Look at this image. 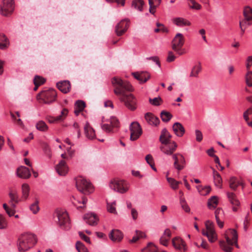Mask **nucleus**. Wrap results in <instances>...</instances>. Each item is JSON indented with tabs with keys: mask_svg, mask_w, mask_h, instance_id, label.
<instances>
[{
	"mask_svg": "<svg viewBox=\"0 0 252 252\" xmlns=\"http://www.w3.org/2000/svg\"><path fill=\"white\" fill-rule=\"evenodd\" d=\"M111 83L114 88L115 94L119 96V99L125 103L129 110L133 111L136 108V100L133 94H126V92H131L133 88L129 82L123 81L121 78L114 77L111 79Z\"/></svg>",
	"mask_w": 252,
	"mask_h": 252,
	"instance_id": "obj_1",
	"label": "nucleus"
},
{
	"mask_svg": "<svg viewBox=\"0 0 252 252\" xmlns=\"http://www.w3.org/2000/svg\"><path fill=\"white\" fill-rule=\"evenodd\" d=\"M36 243L34 235L31 233H24L18 239V250L20 252H25L32 248Z\"/></svg>",
	"mask_w": 252,
	"mask_h": 252,
	"instance_id": "obj_2",
	"label": "nucleus"
},
{
	"mask_svg": "<svg viewBox=\"0 0 252 252\" xmlns=\"http://www.w3.org/2000/svg\"><path fill=\"white\" fill-rule=\"evenodd\" d=\"M54 218L58 219V224L63 229L68 230L70 228V220L66 211L57 210L54 213Z\"/></svg>",
	"mask_w": 252,
	"mask_h": 252,
	"instance_id": "obj_3",
	"label": "nucleus"
},
{
	"mask_svg": "<svg viewBox=\"0 0 252 252\" xmlns=\"http://www.w3.org/2000/svg\"><path fill=\"white\" fill-rule=\"evenodd\" d=\"M229 231H230L232 239H231L228 236L225 235V238L227 243H225L223 241L220 242V247L225 252H231L232 248L231 246H232L237 242L238 235L237 231L235 229H229Z\"/></svg>",
	"mask_w": 252,
	"mask_h": 252,
	"instance_id": "obj_4",
	"label": "nucleus"
},
{
	"mask_svg": "<svg viewBox=\"0 0 252 252\" xmlns=\"http://www.w3.org/2000/svg\"><path fill=\"white\" fill-rule=\"evenodd\" d=\"M76 186L77 189L84 194H89L94 191L92 184L82 177L76 179Z\"/></svg>",
	"mask_w": 252,
	"mask_h": 252,
	"instance_id": "obj_5",
	"label": "nucleus"
},
{
	"mask_svg": "<svg viewBox=\"0 0 252 252\" xmlns=\"http://www.w3.org/2000/svg\"><path fill=\"white\" fill-rule=\"evenodd\" d=\"M185 40L183 35L178 33L172 41V48L179 55L185 54L186 52L185 49L183 48Z\"/></svg>",
	"mask_w": 252,
	"mask_h": 252,
	"instance_id": "obj_6",
	"label": "nucleus"
},
{
	"mask_svg": "<svg viewBox=\"0 0 252 252\" xmlns=\"http://www.w3.org/2000/svg\"><path fill=\"white\" fill-rule=\"evenodd\" d=\"M243 14L244 19L239 22L242 34L244 32L246 27L252 24V9L249 6L246 7L244 9Z\"/></svg>",
	"mask_w": 252,
	"mask_h": 252,
	"instance_id": "obj_7",
	"label": "nucleus"
},
{
	"mask_svg": "<svg viewBox=\"0 0 252 252\" xmlns=\"http://www.w3.org/2000/svg\"><path fill=\"white\" fill-rule=\"evenodd\" d=\"M205 226L206 230H203L202 234L208 237L210 242H214L217 240V234L214 228L213 222L210 220H207L206 221Z\"/></svg>",
	"mask_w": 252,
	"mask_h": 252,
	"instance_id": "obj_8",
	"label": "nucleus"
},
{
	"mask_svg": "<svg viewBox=\"0 0 252 252\" xmlns=\"http://www.w3.org/2000/svg\"><path fill=\"white\" fill-rule=\"evenodd\" d=\"M109 186L112 189L123 193L128 190L126 183L124 180L114 179L111 181Z\"/></svg>",
	"mask_w": 252,
	"mask_h": 252,
	"instance_id": "obj_9",
	"label": "nucleus"
},
{
	"mask_svg": "<svg viewBox=\"0 0 252 252\" xmlns=\"http://www.w3.org/2000/svg\"><path fill=\"white\" fill-rule=\"evenodd\" d=\"M41 96L44 103L46 104H50L55 101L57 96L56 91L54 89H49L48 90L44 91L40 93L37 96L38 97Z\"/></svg>",
	"mask_w": 252,
	"mask_h": 252,
	"instance_id": "obj_10",
	"label": "nucleus"
},
{
	"mask_svg": "<svg viewBox=\"0 0 252 252\" xmlns=\"http://www.w3.org/2000/svg\"><path fill=\"white\" fill-rule=\"evenodd\" d=\"M130 131V139L131 141L137 140L142 134V130L140 124L137 122H132L129 126Z\"/></svg>",
	"mask_w": 252,
	"mask_h": 252,
	"instance_id": "obj_11",
	"label": "nucleus"
},
{
	"mask_svg": "<svg viewBox=\"0 0 252 252\" xmlns=\"http://www.w3.org/2000/svg\"><path fill=\"white\" fill-rule=\"evenodd\" d=\"M13 0H3L0 8V13L3 16H7L14 10Z\"/></svg>",
	"mask_w": 252,
	"mask_h": 252,
	"instance_id": "obj_12",
	"label": "nucleus"
},
{
	"mask_svg": "<svg viewBox=\"0 0 252 252\" xmlns=\"http://www.w3.org/2000/svg\"><path fill=\"white\" fill-rule=\"evenodd\" d=\"M8 196L10 198L9 203L12 208H15L16 204L22 200L19 198L17 190L13 188H9Z\"/></svg>",
	"mask_w": 252,
	"mask_h": 252,
	"instance_id": "obj_13",
	"label": "nucleus"
},
{
	"mask_svg": "<svg viewBox=\"0 0 252 252\" xmlns=\"http://www.w3.org/2000/svg\"><path fill=\"white\" fill-rule=\"evenodd\" d=\"M177 144L175 141L169 142V143L162 144L159 149L160 151L165 155H172L176 151Z\"/></svg>",
	"mask_w": 252,
	"mask_h": 252,
	"instance_id": "obj_14",
	"label": "nucleus"
},
{
	"mask_svg": "<svg viewBox=\"0 0 252 252\" xmlns=\"http://www.w3.org/2000/svg\"><path fill=\"white\" fill-rule=\"evenodd\" d=\"M129 21L128 19H124L117 24L115 27V32L118 36H121L127 31L129 27Z\"/></svg>",
	"mask_w": 252,
	"mask_h": 252,
	"instance_id": "obj_15",
	"label": "nucleus"
},
{
	"mask_svg": "<svg viewBox=\"0 0 252 252\" xmlns=\"http://www.w3.org/2000/svg\"><path fill=\"white\" fill-rule=\"evenodd\" d=\"M172 137V135L168 131L167 129L164 128L161 131L159 140L161 145L169 143V142L172 141L171 140Z\"/></svg>",
	"mask_w": 252,
	"mask_h": 252,
	"instance_id": "obj_16",
	"label": "nucleus"
},
{
	"mask_svg": "<svg viewBox=\"0 0 252 252\" xmlns=\"http://www.w3.org/2000/svg\"><path fill=\"white\" fill-rule=\"evenodd\" d=\"M56 170L61 176H65L68 171V168L64 160H62L56 166Z\"/></svg>",
	"mask_w": 252,
	"mask_h": 252,
	"instance_id": "obj_17",
	"label": "nucleus"
},
{
	"mask_svg": "<svg viewBox=\"0 0 252 252\" xmlns=\"http://www.w3.org/2000/svg\"><path fill=\"white\" fill-rule=\"evenodd\" d=\"M173 245L176 249L181 252H185L187 250L185 242L180 238L176 237L172 240Z\"/></svg>",
	"mask_w": 252,
	"mask_h": 252,
	"instance_id": "obj_18",
	"label": "nucleus"
},
{
	"mask_svg": "<svg viewBox=\"0 0 252 252\" xmlns=\"http://www.w3.org/2000/svg\"><path fill=\"white\" fill-rule=\"evenodd\" d=\"M227 195L229 202L233 205V211L234 212L237 211V207L240 206V203L237 198L236 195L233 192H227Z\"/></svg>",
	"mask_w": 252,
	"mask_h": 252,
	"instance_id": "obj_19",
	"label": "nucleus"
},
{
	"mask_svg": "<svg viewBox=\"0 0 252 252\" xmlns=\"http://www.w3.org/2000/svg\"><path fill=\"white\" fill-rule=\"evenodd\" d=\"M172 129L175 134L179 137H182L185 133L184 126L179 122H176L173 124Z\"/></svg>",
	"mask_w": 252,
	"mask_h": 252,
	"instance_id": "obj_20",
	"label": "nucleus"
},
{
	"mask_svg": "<svg viewBox=\"0 0 252 252\" xmlns=\"http://www.w3.org/2000/svg\"><path fill=\"white\" fill-rule=\"evenodd\" d=\"M17 176L22 179H28L31 176V174L28 168L21 166L17 169Z\"/></svg>",
	"mask_w": 252,
	"mask_h": 252,
	"instance_id": "obj_21",
	"label": "nucleus"
},
{
	"mask_svg": "<svg viewBox=\"0 0 252 252\" xmlns=\"http://www.w3.org/2000/svg\"><path fill=\"white\" fill-rule=\"evenodd\" d=\"M84 219L90 225H95L98 221V218L93 213H87L84 216Z\"/></svg>",
	"mask_w": 252,
	"mask_h": 252,
	"instance_id": "obj_22",
	"label": "nucleus"
},
{
	"mask_svg": "<svg viewBox=\"0 0 252 252\" xmlns=\"http://www.w3.org/2000/svg\"><path fill=\"white\" fill-rule=\"evenodd\" d=\"M145 119L147 122L150 125L157 126L159 123V119L150 112L145 114Z\"/></svg>",
	"mask_w": 252,
	"mask_h": 252,
	"instance_id": "obj_23",
	"label": "nucleus"
},
{
	"mask_svg": "<svg viewBox=\"0 0 252 252\" xmlns=\"http://www.w3.org/2000/svg\"><path fill=\"white\" fill-rule=\"evenodd\" d=\"M57 87L63 93L66 94L70 90L71 85L68 81H63L57 83Z\"/></svg>",
	"mask_w": 252,
	"mask_h": 252,
	"instance_id": "obj_24",
	"label": "nucleus"
},
{
	"mask_svg": "<svg viewBox=\"0 0 252 252\" xmlns=\"http://www.w3.org/2000/svg\"><path fill=\"white\" fill-rule=\"evenodd\" d=\"M215 218L218 226L220 228L223 227V221L222 219L224 217L223 210L221 208H218L215 212Z\"/></svg>",
	"mask_w": 252,
	"mask_h": 252,
	"instance_id": "obj_25",
	"label": "nucleus"
},
{
	"mask_svg": "<svg viewBox=\"0 0 252 252\" xmlns=\"http://www.w3.org/2000/svg\"><path fill=\"white\" fill-rule=\"evenodd\" d=\"M110 239L115 242H119L123 238L122 233L119 230H112L109 234Z\"/></svg>",
	"mask_w": 252,
	"mask_h": 252,
	"instance_id": "obj_26",
	"label": "nucleus"
},
{
	"mask_svg": "<svg viewBox=\"0 0 252 252\" xmlns=\"http://www.w3.org/2000/svg\"><path fill=\"white\" fill-rule=\"evenodd\" d=\"M84 131L86 136L88 139H93L95 137L94 130L90 126L88 123H87L84 126Z\"/></svg>",
	"mask_w": 252,
	"mask_h": 252,
	"instance_id": "obj_27",
	"label": "nucleus"
},
{
	"mask_svg": "<svg viewBox=\"0 0 252 252\" xmlns=\"http://www.w3.org/2000/svg\"><path fill=\"white\" fill-rule=\"evenodd\" d=\"M133 77L138 80L140 83H143L147 81L150 78V75L147 73L138 72L132 73Z\"/></svg>",
	"mask_w": 252,
	"mask_h": 252,
	"instance_id": "obj_28",
	"label": "nucleus"
},
{
	"mask_svg": "<svg viewBox=\"0 0 252 252\" xmlns=\"http://www.w3.org/2000/svg\"><path fill=\"white\" fill-rule=\"evenodd\" d=\"M202 70L201 65L200 63L195 64L191 68L189 73V77L197 78L199 73Z\"/></svg>",
	"mask_w": 252,
	"mask_h": 252,
	"instance_id": "obj_29",
	"label": "nucleus"
},
{
	"mask_svg": "<svg viewBox=\"0 0 252 252\" xmlns=\"http://www.w3.org/2000/svg\"><path fill=\"white\" fill-rule=\"evenodd\" d=\"M172 21L174 24L179 27L189 26L190 24L189 21L181 17L175 18L173 19Z\"/></svg>",
	"mask_w": 252,
	"mask_h": 252,
	"instance_id": "obj_30",
	"label": "nucleus"
},
{
	"mask_svg": "<svg viewBox=\"0 0 252 252\" xmlns=\"http://www.w3.org/2000/svg\"><path fill=\"white\" fill-rule=\"evenodd\" d=\"M30 190V188L28 184L25 183L22 185L21 199L22 200H26L28 198Z\"/></svg>",
	"mask_w": 252,
	"mask_h": 252,
	"instance_id": "obj_31",
	"label": "nucleus"
},
{
	"mask_svg": "<svg viewBox=\"0 0 252 252\" xmlns=\"http://www.w3.org/2000/svg\"><path fill=\"white\" fill-rule=\"evenodd\" d=\"M213 177L215 186L219 188H221L222 183L221 177L220 174L214 169H213Z\"/></svg>",
	"mask_w": 252,
	"mask_h": 252,
	"instance_id": "obj_32",
	"label": "nucleus"
},
{
	"mask_svg": "<svg viewBox=\"0 0 252 252\" xmlns=\"http://www.w3.org/2000/svg\"><path fill=\"white\" fill-rule=\"evenodd\" d=\"M150 5L149 12L154 14L155 13V9L159 5L161 0H148Z\"/></svg>",
	"mask_w": 252,
	"mask_h": 252,
	"instance_id": "obj_33",
	"label": "nucleus"
},
{
	"mask_svg": "<svg viewBox=\"0 0 252 252\" xmlns=\"http://www.w3.org/2000/svg\"><path fill=\"white\" fill-rule=\"evenodd\" d=\"M146 237V235L144 232L140 230H136L135 235L133 237L131 240H129V242L131 243H134L136 242L139 239Z\"/></svg>",
	"mask_w": 252,
	"mask_h": 252,
	"instance_id": "obj_34",
	"label": "nucleus"
},
{
	"mask_svg": "<svg viewBox=\"0 0 252 252\" xmlns=\"http://www.w3.org/2000/svg\"><path fill=\"white\" fill-rule=\"evenodd\" d=\"M218 204V199L216 196H213L208 199L207 205L210 209H214Z\"/></svg>",
	"mask_w": 252,
	"mask_h": 252,
	"instance_id": "obj_35",
	"label": "nucleus"
},
{
	"mask_svg": "<svg viewBox=\"0 0 252 252\" xmlns=\"http://www.w3.org/2000/svg\"><path fill=\"white\" fill-rule=\"evenodd\" d=\"M8 38L4 34H0V49L1 50L6 49L8 46Z\"/></svg>",
	"mask_w": 252,
	"mask_h": 252,
	"instance_id": "obj_36",
	"label": "nucleus"
},
{
	"mask_svg": "<svg viewBox=\"0 0 252 252\" xmlns=\"http://www.w3.org/2000/svg\"><path fill=\"white\" fill-rule=\"evenodd\" d=\"M144 2L143 0H133L132 6L139 11L143 10Z\"/></svg>",
	"mask_w": 252,
	"mask_h": 252,
	"instance_id": "obj_37",
	"label": "nucleus"
},
{
	"mask_svg": "<svg viewBox=\"0 0 252 252\" xmlns=\"http://www.w3.org/2000/svg\"><path fill=\"white\" fill-rule=\"evenodd\" d=\"M178 154H173L172 155V158L174 160V167L179 171L182 170L184 168V165H180L179 163L180 157L178 158Z\"/></svg>",
	"mask_w": 252,
	"mask_h": 252,
	"instance_id": "obj_38",
	"label": "nucleus"
},
{
	"mask_svg": "<svg viewBox=\"0 0 252 252\" xmlns=\"http://www.w3.org/2000/svg\"><path fill=\"white\" fill-rule=\"evenodd\" d=\"M196 188L199 193L202 195H206L211 191V188L209 186L203 187L201 186H198L196 187Z\"/></svg>",
	"mask_w": 252,
	"mask_h": 252,
	"instance_id": "obj_39",
	"label": "nucleus"
},
{
	"mask_svg": "<svg viewBox=\"0 0 252 252\" xmlns=\"http://www.w3.org/2000/svg\"><path fill=\"white\" fill-rule=\"evenodd\" d=\"M241 185V183L238 181L236 178L232 177L229 180V187L233 190H235L237 188Z\"/></svg>",
	"mask_w": 252,
	"mask_h": 252,
	"instance_id": "obj_40",
	"label": "nucleus"
},
{
	"mask_svg": "<svg viewBox=\"0 0 252 252\" xmlns=\"http://www.w3.org/2000/svg\"><path fill=\"white\" fill-rule=\"evenodd\" d=\"M36 128L41 131H46L48 129V126L43 121H39L36 124Z\"/></svg>",
	"mask_w": 252,
	"mask_h": 252,
	"instance_id": "obj_41",
	"label": "nucleus"
},
{
	"mask_svg": "<svg viewBox=\"0 0 252 252\" xmlns=\"http://www.w3.org/2000/svg\"><path fill=\"white\" fill-rule=\"evenodd\" d=\"M87 201V199L84 196L82 197L81 201L76 200L74 197H73V200H72V203L77 208L83 207L81 205V204L85 205L86 204Z\"/></svg>",
	"mask_w": 252,
	"mask_h": 252,
	"instance_id": "obj_42",
	"label": "nucleus"
},
{
	"mask_svg": "<svg viewBox=\"0 0 252 252\" xmlns=\"http://www.w3.org/2000/svg\"><path fill=\"white\" fill-rule=\"evenodd\" d=\"M160 117L162 121L168 122L172 118V115L169 112L163 111L160 113Z\"/></svg>",
	"mask_w": 252,
	"mask_h": 252,
	"instance_id": "obj_43",
	"label": "nucleus"
},
{
	"mask_svg": "<svg viewBox=\"0 0 252 252\" xmlns=\"http://www.w3.org/2000/svg\"><path fill=\"white\" fill-rule=\"evenodd\" d=\"M75 246L78 252H89L85 245L80 241L76 242Z\"/></svg>",
	"mask_w": 252,
	"mask_h": 252,
	"instance_id": "obj_44",
	"label": "nucleus"
},
{
	"mask_svg": "<svg viewBox=\"0 0 252 252\" xmlns=\"http://www.w3.org/2000/svg\"><path fill=\"white\" fill-rule=\"evenodd\" d=\"M45 82V79L39 76L36 75L33 79L34 86H40Z\"/></svg>",
	"mask_w": 252,
	"mask_h": 252,
	"instance_id": "obj_45",
	"label": "nucleus"
},
{
	"mask_svg": "<svg viewBox=\"0 0 252 252\" xmlns=\"http://www.w3.org/2000/svg\"><path fill=\"white\" fill-rule=\"evenodd\" d=\"M167 180L168 183L170 184L171 187L173 189H176L178 188V185L180 183V182L176 181L174 179L172 178H167Z\"/></svg>",
	"mask_w": 252,
	"mask_h": 252,
	"instance_id": "obj_46",
	"label": "nucleus"
},
{
	"mask_svg": "<svg viewBox=\"0 0 252 252\" xmlns=\"http://www.w3.org/2000/svg\"><path fill=\"white\" fill-rule=\"evenodd\" d=\"M68 111L66 108H63L61 113V114L56 117V120H58L59 122L63 121L67 116Z\"/></svg>",
	"mask_w": 252,
	"mask_h": 252,
	"instance_id": "obj_47",
	"label": "nucleus"
},
{
	"mask_svg": "<svg viewBox=\"0 0 252 252\" xmlns=\"http://www.w3.org/2000/svg\"><path fill=\"white\" fill-rule=\"evenodd\" d=\"M145 159L147 161V162L150 165V166L152 167V168L155 170L156 171V168L155 167V164L154 161V159L153 158V157L151 155L148 154L145 157Z\"/></svg>",
	"mask_w": 252,
	"mask_h": 252,
	"instance_id": "obj_48",
	"label": "nucleus"
},
{
	"mask_svg": "<svg viewBox=\"0 0 252 252\" xmlns=\"http://www.w3.org/2000/svg\"><path fill=\"white\" fill-rule=\"evenodd\" d=\"M7 227V222L4 216L0 214V229H4Z\"/></svg>",
	"mask_w": 252,
	"mask_h": 252,
	"instance_id": "obj_49",
	"label": "nucleus"
},
{
	"mask_svg": "<svg viewBox=\"0 0 252 252\" xmlns=\"http://www.w3.org/2000/svg\"><path fill=\"white\" fill-rule=\"evenodd\" d=\"M116 202L114 201L112 203H107V210L109 213H113L114 214H117V211L116 210Z\"/></svg>",
	"mask_w": 252,
	"mask_h": 252,
	"instance_id": "obj_50",
	"label": "nucleus"
},
{
	"mask_svg": "<svg viewBox=\"0 0 252 252\" xmlns=\"http://www.w3.org/2000/svg\"><path fill=\"white\" fill-rule=\"evenodd\" d=\"M162 100L159 96L155 97L153 99L149 98V102L153 105L159 106L161 104Z\"/></svg>",
	"mask_w": 252,
	"mask_h": 252,
	"instance_id": "obj_51",
	"label": "nucleus"
},
{
	"mask_svg": "<svg viewBox=\"0 0 252 252\" xmlns=\"http://www.w3.org/2000/svg\"><path fill=\"white\" fill-rule=\"evenodd\" d=\"M145 250H147L149 252H157L158 249L152 243H148L147 247L144 248L142 251H144ZM162 252H166L163 251Z\"/></svg>",
	"mask_w": 252,
	"mask_h": 252,
	"instance_id": "obj_52",
	"label": "nucleus"
},
{
	"mask_svg": "<svg viewBox=\"0 0 252 252\" xmlns=\"http://www.w3.org/2000/svg\"><path fill=\"white\" fill-rule=\"evenodd\" d=\"M180 202L182 208L186 212H189L190 208L186 202L185 199L184 197L180 198Z\"/></svg>",
	"mask_w": 252,
	"mask_h": 252,
	"instance_id": "obj_53",
	"label": "nucleus"
},
{
	"mask_svg": "<svg viewBox=\"0 0 252 252\" xmlns=\"http://www.w3.org/2000/svg\"><path fill=\"white\" fill-rule=\"evenodd\" d=\"M30 210L32 211L33 214H36L39 210V207L38 206V201L36 200L33 204L30 206Z\"/></svg>",
	"mask_w": 252,
	"mask_h": 252,
	"instance_id": "obj_54",
	"label": "nucleus"
},
{
	"mask_svg": "<svg viewBox=\"0 0 252 252\" xmlns=\"http://www.w3.org/2000/svg\"><path fill=\"white\" fill-rule=\"evenodd\" d=\"M189 5L192 9L198 10L201 8V5L196 2L194 0H189Z\"/></svg>",
	"mask_w": 252,
	"mask_h": 252,
	"instance_id": "obj_55",
	"label": "nucleus"
},
{
	"mask_svg": "<svg viewBox=\"0 0 252 252\" xmlns=\"http://www.w3.org/2000/svg\"><path fill=\"white\" fill-rule=\"evenodd\" d=\"M156 25L157 26V28H156L154 30V31L155 32H167V29L164 27V26H163V24L159 23H157Z\"/></svg>",
	"mask_w": 252,
	"mask_h": 252,
	"instance_id": "obj_56",
	"label": "nucleus"
},
{
	"mask_svg": "<svg viewBox=\"0 0 252 252\" xmlns=\"http://www.w3.org/2000/svg\"><path fill=\"white\" fill-rule=\"evenodd\" d=\"M246 83L249 87L252 86V71H248L246 75Z\"/></svg>",
	"mask_w": 252,
	"mask_h": 252,
	"instance_id": "obj_57",
	"label": "nucleus"
},
{
	"mask_svg": "<svg viewBox=\"0 0 252 252\" xmlns=\"http://www.w3.org/2000/svg\"><path fill=\"white\" fill-rule=\"evenodd\" d=\"M195 139L196 141L200 142L203 139V134L202 132L198 129L195 130Z\"/></svg>",
	"mask_w": 252,
	"mask_h": 252,
	"instance_id": "obj_58",
	"label": "nucleus"
},
{
	"mask_svg": "<svg viewBox=\"0 0 252 252\" xmlns=\"http://www.w3.org/2000/svg\"><path fill=\"white\" fill-rule=\"evenodd\" d=\"M113 127L109 124H105L101 125V128L103 130L106 131L107 133H109L112 131V128Z\"/></svg>",
	"mask_w": 252,
	"mask_h": 252,
	"instance_id": "obj_59",
	"label": "nucleus"
},
{
	"mask_svg": "<svg viewBox=\"0 0 252 252\" xmlns=\"http://www.w3.org/2000/svg\"><path fill=\"white\" fill-rule=\"evenodd\" d=\"M75 106L76 108L83 111L85 107V103L82 100H77L75 103Z\"/></svg>",
	"mask_w": 252,
	"mask_h": 252,
	"instance_id": "obj_60",
	"label": "nucleus"
},
{
	"mask_svg": "<svg viewBox=\"0 0 252 252\" xmlns=\"http://www.w3.org/2000/svg\"><path fill=\"white\" fill-rule=\"evenodd\" d=\"M176 56L174 55L172 51H169L168 53V56L166 59L167 62H172L175 60Z\"/></svg>",
	"mask_w": 252,
	"mask_h": 252,
	"instance_id": "obj_61",
	"label": "nucleus"
},
{
	"mask_svg": "<svg viewBox=\"0 0 252 252\" xmlns=\"http://www.w3.org/2000/svg\"><path fill=\"white\" fill-rule=\"evenodd\" d=\"M169 239L164 236H162L160 239V243L164 246H167Z\"/></svg>",
	"mask_w": 252,
	"mask_h": 252,
	"instance_id": "obj_62",
	"label": "nucleus"
},
{
	"mask_svg": "<svg viewBox=\"0 0 252 252\" xmlns=\"http://www.w3.org/2000/svg\"><path fill=\"white\" fill-rule=\"evenodd\" d=\"M78 234H79V235L80 236V237L83 240H84L85 242H86L87 243H88L89 244L91 243V241H90V239L89 237H88V236L85 235L82 232L80 231L78 232Z\"/></svg>",
	"mask_w": 252,
	"mask_h": 252,
	"instance_id": "obj_63",
	"label": "nucleus"
},
{
	"mask_svg": "<svg viewBox=\"0 0 252 252\" xmlns=\"http://www.w3.org/2000/svg\"><path fill=\"white\" fill-rule=\"evenodd\" d=\"M252 65V56H249L246 61V67L248 70L250 67Z\"/></svg>",
	"mask_w": 252,
	"mask_h": 252,
	"instance_id": "obj_64",
	"label": "nucleus"
}]
</instances>
